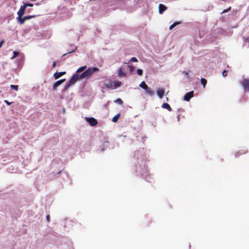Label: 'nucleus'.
<instances>
[{
  "label": "nucleus",
  "instance_id": "1",
  "mask_svg": "<svg viewBox=\"0 0 249 249\" xmlns=\"http://www.w3.org/2000/svg\"><path fill=\"white\" fill-rule=\"evenodd\" d=\"M99 71V69L97 67L89 68L80 75V78H89L93 73Z\"/></svg>",
  "mask_w": 249,
  "mask_h": 249
},
{
  "label": "nucleus",
  "instance_id": "2",
  "mask_svg": "<svg viewBox=\"0 0 249 249\" xmlns=\"http://www.w3.org/2000/svg\"><path fill=\"white\" fill-rule=\"evenodd\" d=\"M122 83L120 81H112L108 82L107 83H105L104 86L109 89H116L120 87L122 85Z\"/></svg>",
  "mask_w": 249,
  "mask_h": 249
},
{
  "label": "nucleus",
  "instance_id": "3",
  "mask_svg": "<svg viewBox=\"0 0 249 249\" xmlns=\"http://www.w3.org/2000/svg\"><path fill=\"white\" fill-rule=\"evenodd\" d=\"M241 84L245 91H249V79H244Z\"/></svg>",
  "mask_w": 249,
  "mask_h": 249
},
{
  "label": "nucleus",
  "instance_id": "4",
  "mask_svg": "<svg viewBox=\"0 0 249 249\" xmlns=\"http://www.w3.org/2000/svg\"><path fill=\"white\" fill-rule=\"evenodd\" d=\"M85 119L86 121L92 126H94L98 124L97 121L93 117H86Z\"/></svg>",
  "mask_w": 249,
  "mask_h": 249
},
{
  "label": "nucleus",
  "instance_id": "5",
  "mask_svg": "<svg viewBox=\"0 0 249 249\" xmlns=\"http://www.w3.org/2000/svg\"><path fill=\"white\" fill-rule=\"evenodd\" d=\"M80 75L79 74H75L68 81V83H69L71 85L75 84L79 79H80Z\"/></svg>",
  "mask_w": 249,
  "mask_h": 249
},
{
  "label": "nucleus",
  "instance_id": "6",
  "mask_svg": "<svg viewBox=\"0 0 249 249\" xmlns=\"http://www.w3.org/2000/svg\"><path fill=\"white\" fill-rule=\"evenodd\" d=\"M194 96V91L186 93L184 96V100L186 101H189L191 98Z\"/></svg>",
  "mask_w": 249,
  "mask_h": 249
},
{
  "label": "nucleus",
  "instance_id": "7",
  "mask_svg": "<svg viewBox=\"0 0 249 249\" xmlns=\"http://www.w3.org/2000/svg\"><path fill=\"white\" fill-rule=\"evenodd\" d=\"M25 9L26 7L24 5L23 6H21L18 11V16L23 17L25 13Z\"/></svg>",
  "mask_w": 249,
  "mask_h": 249
},
{
  "label": "nucleus",
  "instance_id": "8",
  "mask_svg": "<svg viewBox=\"0 0 249 249\" xmlns=\"http://www.w3.org/2000/svg\"><path fill=\"white\" fill-rule=\"evenodd\" d=\"M65 79H63L60 80H58L55 82L54 84L53 85V89L55 90L61 84H62L63 82L65 81Z\"/></svg>",
  "mask_w": 249,
  "mask_h": 249
},
{
  "label": "nucleus",
  "instance_id": "9",
  "mask_svg": "<svg viewBox=\"0 0 249 249\" xmlns=\"http://www.w3.org/2000/svg\"><path fill=\"white\" fill-rule=\"evenodd\" d=\"M167 9V7L162 4H160L159 5V12L160 14H162L163 12Z\"/></svg>",
  "mask_w": 249,
  "mask_h": 249
},
{
  "label": "nucleus",
  "instance_id": "10",
  "mask_svg": "<svg viewBox=\"0 0 249 249\" xmlns=\"http://www.w3.org/2000/svg\"><path fill=\"white\" fill-rule=\"evenodd\" d=\"M65 71L63 72H56L54 73L53 76L55 79H57L59 78H60L61 76H63V75L66 74Z\"/></svg>",
  "mask_w": 249,
  "mask_h": 249
},
{
  "label": "nucleus",
  "instance_id": "11",
  "mask_svg": "<svg viewBox=\"0 0 249 249\" xmlns=\"http://www.w3.org/2000/svg\"><path fill=\"white\" fill-rule=\"evenodd\" d=\"M248 151L246 149L240 150L238 152H236L235 155V157H238L239 155L245 154L247 153Z\"/></svg>",
  "mask_w": 249,
  "mask_h": 249
},
{
  "label": "nucleus",
  "instance_id": "12",
  "mask_svg": "<svg viewBox=\"0 0 249 249\" xmlns=\"http://www.w3.org/2000/svg\"><path fill=\"white\" fill-rule=\"evenodd\" d=\"M157 94L160 98H162L163 97V94L164 93V90L162 89H159L157 90Z\"/></svg>",
  "mask_w": 249,
  "mask_h": 249
},
{
  "label": "nucleus",
  "instance_id": "13",
  "mask_svg": "<svg viewBox=\"0 0 249 249\" xmlns=\"http://www.w3.org/2000/svg\"><path fill=\"white\" fill-rule=\"evenodd\" d=\"M118 76H126V73H125V72L124 71L123 69L122 68V67H120L119 69V70H118Z\"/></svg>",
  "mask_w": 249,
  "mask_h": 249
},
{
  "label": "nucleus",
  "instance_id": "14",
  "mask_svg": "<svg viewBox=\"0 0 249 249\" xmlns=\"http://www.w3.org/2000/svg\"><path fill=\"white\" fill-rule=\"evenodd\" d=\"M161 107L163 108L167 109L168 111H171L172 110V108L170 106V105L167 103H163L162 104Z\"/></svg>",
  "mask_w": 249,
  "mask_h": 249
},
{
  "label": "nucleus",
  "instance_id": "15",
  "mask_svg": "<svg viewBox=\"0 0 249 249\" xmlns=\"http://www.w3.org/2000/svg\"><path fill=\"white\" fill-rule=\"evenodd\" d=\"M17 20L18 22V23L21 25L23 24L25 21L24 18H22V17H20V16H18L17 18Z\"/></svg>",
  "mask_w": 249,
  "mask_h": 249
},
{
  "label": "nucleus",
  "instance_id": "16",
  "mask_svg": "<svg viewBox=\"0 0 249 249\" xmlns=\"http://www.w3.org/2000/svg\"><path fill=\"white\" fill-rule=\"evenodd\" d=\"M140 87L144 89V90L145 89H147V88L148 87L147 86V85L146 84V83H145V82L144 81H142L140 84Z\"/></svg>",
  "mask_w": 249,
  "mask_h": 249
},
{
  "label": "nucleus",
  "instance_id": "17",
  "mask_svg": "<svg viewBox=\"0 0 249 249\" xmlns=\"http://www.w3.org/2000/svg\"><path fill=\"white\" fill-rule=\"evenodd\" d=\"M120 116V113H118L112 119V121L114 123H116Z\"/></svg>",
  "mask_w": 249,
  "mask_h": 249
},
{
  "label": "nucleus",
  "instance_id": "18",
  "mask_svg": "<svg viewBox=\"0 0 249 249\" xmlns=\"http://www.w3.org/2000/svg\"><path fill=\"white\" fill-rule=\"evenodd\" d=\"M146 92L150 96H152L154 95V92L153 90H152L150 88H149L148 87L147 88V89H145V90Z\"/></svg>",
  "mask_w": 249,
  "mask_h": 249
},
{
  "label": "nucleus",
  "instance_id": "19",
  "mask_svg": "<svg viewBox=\"0 0 249 249\" xmlns=\"http://www.w3.org/2000/svg\"><path fill=\"white\" fill-rule=\"evenodd\" d=\"M87 68V66H84L77 69L76 72L79 73L84 71Z\"/></svg>",
  "mask_w": 249,
  "mask_h": 249
},
{
  "label": "nucleus",
  "instance_id": "20",
  "mask_svg": "<svg viewBox=\"0 0 249 249\" xmlns=\"http://www.w3.org/2000/svg\"><path fill=\"white\" fill-rule=\"evenodd\" d=\"M201 83L202 85H203V88H205V86H206V85L207 84V80H206V79L204 78H202L201 79Z\"/></svg>",
  "mask_w": 249,
  "mask_h": 249
},
{
  "label": "nucleus",
  "instance_id": "21",
  "mask_svg": "<svg viewBox=\"0 0 249 249\" xmlns=\"http://www.w3.org/2000/svg\"><path fill=\"white\" fill-rule=\"evenodd\" d=\"M114 102L119 105H123V101L121 98H118L114 101Z\"/></svg>",
  "mask_w": 249,
  "mask_h": 249
},
{
  "label": "nucleus",
  "instance_id": "22",
  "mask_svg": "<svg viewBox=\"0 0 249 249\" xmlns=\"http://www.w3.org/2000/svg\"><path fill=\"white\" fill-rule=\"evenodd\" d=\"M180 24V22H176L175 23H174L173 24H172L170 27H169V30H172V29H173L176 25H178Z\"/></svg>",
  "mask_w": 249,
  "mask_h": 249
},
{
  "label": "nucleus",
  "instance_id": "23",
  "mask_svg": "<svg viewBox=\"0 0 249 249\" xmlns=\"http://www.w3.org/2000/svg\"><path fill=\"white\" fill-rule=\"evenodd\" d=\"M35 17V15H32V16H25L23 18H24V20L26 21V20H29L32 18H33Z\"/></svg>",
  "mask_w": 249,
  "mask_h": 249
},
{
  "label": "nucleus",
  "instance_id": "24",
  "mask_svg": "<svg viewBox=\"0 0 249 249\" xmlns=\"http://www.w3.org/2000/svg\"><path fill=\"white\" fill-rule=\"evenodd\" d=\"M71 85V84H70L69 83H68H68L66 84V85L65 86V87H64V88L63 90H64V91L67 90L68 89V88H69Z\"/></svg>",
  "mask_w": 249,
  "mask_h": 249
},
{
  "label": "nucleus",
  "instance_id": "25",
  "mask_svg": "<svg viewBox=\"0 0 249 249\" xmlns=\"http://www.w3.org/2000/svg\"><path fill=\"white\" fill-rule=\"evenodd\" d=\"M10 87L11 89H14L16 91L18 90V85H11L10 86Z\"/></svg>",
  "mask_w": 249,
  "mask_h": 249
},
{
  "label": "nucleus",
  "instance_id": "26",
  "mask_svg": "<svg viewBox=\"0 0 249 249\" xmlns=\"http://www.w3.org/2000/svg\"><path fill=\"white\" fill-rule=\"evenodd\" d=\"M13 56L11 57L12 59H13L17 57V56L18 54V52L14 51L13 52Z\"/></svg>",
  "mask_w": 249,
  "mask_h": 249
},
{
  "label": "nucleus",
  "instance_id": "27",
  "mask_svg": "<svg viewBox=\"0 0 249 249\" xmlns=\"http://www.w3.org/2000/svg\"><path fill=\"white\" fill-rule=\"evenodd\" d=\"M137 74L140 75V76H141L142 75V73H143V71L141 69H138L137 71Z\"/></svg>",
  "mask_w": 249,
  "mask_h": 249
},
{
  "label": "nucleus",
  "instance_id": "28",
  "mask_svg": "<svg viewBox=\"0 0 249 249\" xmlns=\"http://www.w3.org/2000/svg\"><path fill=\"white\" fill-rule=\"evenodd\" d=\"M24 5L26 8L27 7H28V6L29 7H33L34 5L33 3H24Z\"/></svg>",
  "mask_w": 249,
  "mask_h": 249
},
{
  "label": "nucleus",
  "instance_id": "29",
  "mask_svg": "<svg viewBox=\"0 0 249 249\" xmlns=\"http://www.w3.org/2000/svg\"><path fill=\"white\" fill-rule=\"evenodd\" d=\"M130 61L131 62H138V59L135 57H133L131 58L130 59Z\"/></svg>",
  "mask_w": 249,
  "mask_h": 249
},
{
  "label": "nucleus",
  "instance_id": "30",
  "mask_svg": "<svg viewBox=\"0 0 249 249\" xmlns=\"http://www.w3.org/2000/svg\"><path fill=\"white\" fill-rule=\"evenodd\" d=\"M222 75L224 77H225L226 76H227V71L226 70H224L223 72H222Z\"/></svg>",
  "mask_w": 249,
  "mask_h": 249
},
{
  "label": "nucleus",
  "instance_id": "31",
  "mask_svg": "<svg viewBox=\"0 0 249 249\" xmlns=\"http://www.w3.org/2000/svg\"><path fill=\"white\" fill-rule=\"evenodd\" d=\"M231 7H229L228 9L224 10L223 11V12H222V13H227V12H228V11H229L230 10H231Z\"/></svg>",
  "mask_w": 249,
  "mask_h": 249
},
{
  "label": "nucleus",
  "instance_id": "32",
  "mask_svg": "<svg viewBox=\"0 0 249 249\" xmlns=\"http://www.w3.org/2000/svg\"><path fill=\"white\" fill-rule=\"evenodd\" d=\"M130 72H132L134 70V67L132 66H129Z\"/></svg>",
  "mask_w": 249,
  "mask_h": 249
},
{
  "label": "nucleus",
  "instance_id": "33",
  "mask_svg": "<svg viewBox=\"0 0 249 249\" xmlns=\"http://www.w3.org/2000/svg\"><path fill=\"white\" fill-rule=\"evenodd\" d=\"M4 102L8 106L11 104V103L9 102L7 100H4Z\"/></svg>",
  "mask_w": 249,
  "mask_h": 249
},
{
  "label": "nucleus",
  "instance_id": "34",
  "mask_svg": "<svg viewBox=\"0 0 249 249\" xmlns=\"http://www.w3.org/2000/svg\"><path fill=\"white\" fill-rule=\"evenodd\" d=\"M56 62L54 61L53 63V67L55 68L56 66Z\"/></svg>",
  "mask_w": 249,
  "mask_h": 249
},
{
  "label": "nucleus",
  "instance_id": "35",
  "mask_svg": "<svg viewBox=\"0 0 249 249\" xmlns=\"http://www.w3.org/2000/svg\"><path fill=\"white\" fill-rule=\"evenodd\" d=\"M4 41H2L0 42V48H1L2 47V45L4 43Z\"/></svg>",
  "mask_w": 249,
  "mask_h": 249
},
{
  "label": "nucleus",
  "instance_id": "36",
  "mask_svg": "<svg viewBox=\"0 0 249 249\" xmlns=\"http://www.w3.org/2000/svg\"><path fill=\"white\" fill-rule=\"evenodd\" d=\"M47 219L48 221L50 220V216L49 215L47 216Z\"/></svg>",
  "mask_w": 249,
  "mask_h": 249
}]
</instances>
